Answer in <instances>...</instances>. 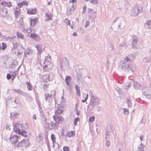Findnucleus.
I'll return each mask as SVG.
<instances>
[{
  "mask_svg": "<svg viewBox=\"0 0 151 151\" xmlns=\"http://www.w3.org/2000/svg\"><path fill=\"white\" fill-rule=\"evenodd\" d=\"M65 22L67 23V25L69 26L71 29L73 28V26L70 24V21L68 19H65Z\"/></svg>",
  "mask_w": 151,
  "mask_h": 151,
  "instance_id": "2f4dec72",
  "label": "nucleus"
},
{
  "mask_svg": "<svg viewBox=\"0 0 151 151\" xmlns=\"http://www.w3.org/2000/svg\"><path fill=\"white\" fill-rule=\"evenodd\" d=\"M71 78L70 76H67L65 77V81L67 86H68L71 81Z\"/></svg>",
  "mask_w": 151,
  "mask_h": 151,
  "instance_id": "bb28decb",
  "label": "nucleus"
},
{
  "mask_svg": "<svg viewBox=\"0 0 151 151\" xmlns=\"http://www.w3.org/2000/svg\"><path fill=\"white\" fill-rule=\"evenodd\" d=\"M20 136L16 135L12 136L11 134H9L7 136L6 139H9L12 144H14L15 146V145L17 144L16 143L20 139Z\"/></svg>",
  "mask_w": 151,
  "mask_h": 151,
  "instance_id": "0eeeda50",
  "label": "nucleus"
},
{
  "mask_svg": "<svg viewBox=\"0 0 151 151\" xmlns=\"http://www.w3.org/2000/svg\"><path fill=\"white\" fill-rule=\"evenodd\" d=\"M13 46H14V49H16L18 46L19 45V44L17 43H14V42H13Z\"/></svg>",
  "mask_w": 151,
  "mask_h": 151,
  "instance_id": "49530a36",
  "label": "nucleus"
},
{
  "mask_svg": "<svg viewBox=\"0 0 151 151\" xmlns=\"http://www.w3.org/2000/svg\"><path fill=\"white\" fill-rule=\"evenodd\" d=\"M134 87L135 89L137 90V89H140L141 88V86L140 84L137 82H134Z\"/></svg>",
  "mask_w": 151,
  "mask_h": 151,
  "instance_id": "393cba45",
  "label": "nucleus"
},
{
  "mask_svg": "<svg viewBox=\"0 0 151 151\" xmlns=\"http://www.w3.org/2000/svg\"><path fill=\"white\" fill-rule=\"evenodd\" d=\"M95 117L94 116H93L90 117L89 119V122H92L94 121Z\"/></svg>",
  "mask_w": 151,
  "mask_h": 151,
  "instance_id": "37998d69",
  "label": "nucleus"
},
{
  "mask_svg": "<svg viewBox=\"0 0 151 151\" xmlns=\"http://www.w3.org/2000/svg\"><path fill=\"white\" fill-rule=\"evenodd\" d=\"M11 116L14 118H16L19 117V113L17 112H14L11 113Z\"/></svg>",
  "mask_w": 151,
  "mask_h": 151,
  "instance_id": "cd10ccee",
  "label": "nucleus"
},
{
  "mask_svg": "<svg viewBox=\"0 0 151 151\" xmlns=\"http://www.w3.org/2000/svg\"><path fill=\"white\" fill-rule=\"evenodd\" d=\"M148 27L151 29V21H150L148 24Z\"/></svg>",
  "mask_w": 151,
  "mask_h": 151,
  "instance_id": "69168bd1",
  "label": "nucleus"
},
{
  "mask_svg": "<svg viewBox=\"0 0 151 151\" xmlns=\"http://www.w3.org/2000/svg\"><path fill=\"white\" fill-rule=\"evenodd\" d=\"M144 147L145 146L141 143L138 146L137 151H144L143 149Z\"/></svg>",
  "mask_w": 151,
  "mask_h": 151,
  "instance_id": "5701e85b",
  "label": "nucleus"
},
{
  "mask_svg": "<svg viewBox=\"0 0 151 151\" xmlns=\"http://www.w3.org/2000/svg\"><path fill=\"white\" fill-rule=\"evenodd\" d=\"M110 45V47L111 50H113V49H114V47L113 45L112 44H111Z\"/></svg>",
  "mask_w": 151,
  "mask_h": 151,
  "instance_id": "338daca9",
  "label": "nucleus"
},
{
  "mask_svg": "<svg viewBox=\"0 0 151 151\" xmlns=\"http://www.w3.org/2000/svg\"><path fill=\"white\" fill-rule=\"evenodd\" d=\"M71 9L70 8H68L67 9V14L68 15H70L71 14Z\"/></svg>",
  "mask_w": 151,
  "mask_h": 151,
  "instance_id": "58836bf2",
  "label": "nucleus"
},
{
  "mask_svg": "<svg viewBox=\"0 0 151 151\" xmlns=\"http://www.w3.org/2000/svg\"><path fill=\"white\" fill-rule=\"evenodd\" d=\"M2 44L1 49L3 50H4L6 47V45L3 42L2 43Z\"/></svg>",
  "mask_w": 151,
  "mask_h": 151,
  "instance_id": "c03bdc74",
  "label": "nucleus"
},
{
  "mask_svg": "<svg viewBox=\"0 0 151 151\" xmlns=\"http://www.w3.org/2000/svg\"><path fill=\"white\" fill-rule=\"evenodd\" d=\"M40 116V119L42 120L43 124L44 125L45 127L47 128H48L49 129H52V128H55L57 127L56 125L53 126L55 123L52 122L50 124L49 123L46 118L44 114H41Z\"/></svg>",
  "mask_w": 151,
  "mask_h": 151,
  "instance_id": "39448f33",
  "label": "nucleus"
},
{
  "mask_svg": "<svg viewBox=\"0 0 151 151\" xmlns=\"http://www.w3.org/2000/svg\"><path fill=\"white\" fill-rule=\"evenodd\" d=\"M19 24L21 26H23L24 23L23 21V19L22 18H20L19 20L18 21Z\"/></svg>",
  "mask_w": 151,
  "mask_h": 151,
  "instance_id": "f704fd0d",
  "label": "nucleus"
},
{
  "mask_svg": "<svg viewBox=\"0 0 151 151\" xmlns=\"http://www.w3.org/2000/svg\"><path fill=\"white\" fill-rule=\"evenodd\" d=\"M51 139L53 142H54L55 141L56 138L54 134H52L51 135Z\"/></svg>",
  "mask_w": 151,
  "mask_h": 151,
  "instance_id": "ea45409f",
  "label": "nucleus"
},
{
  "mask_svg": "<svg viewBox=\"0 0 151 151\" xmlns=\"http://www.w3.org/2000/svg\"><path fill=\"white\" fill-rule=\"evenodd\" d=\"M50 60V56H47L45 57L44 60L41 63L44 71L49 72L53 67L52 64L51 63Z\"/></svg>",
  "mask_w": 151,
  "mask_h": 151,
  "instance_id": "20e7f679",
  "label": "nucleus"
},
{
  "mask_svg": "<svg viewBox=\"0 0 151 151\" xmlns=\"http://www.w3.org/2000/svg\"><path fill=\"white\" fill-rule=\"evenodd\" d=\"M57 105L58 107L55 110V115L53 116L54 119L56 122L53 126L56 125L57 126L58 125L59 123H62V121L63 120V118L59 114H61L63 111V107L62 106L59 104Z\"/></svg>",
  "mask_w": 151,
  "mask_h": 151,
  "instance_id": "f257e3e1",
  "label": "nucleus"
},
{
  "mask_svg": "<svg viewBox=\"0 0 151 151\" xmlns=\"http://www.w3.org/2000/svg\"><path fill=\"white\" fill-rule=\"evenodd\" d=\"M29 145V139H24L18 142L15 145V147H18L22 150H24L26 147L28 146Z\"/></svg>",
  "mask_w": 151,
  "mask_h": 151,
  "instance_id": "423d86ee",
  "label": "nucleus"
},
{
  "mask_svg": "<svg viewBox=\"0 0 151 151\" xmlns=\"http://www.w3.org/2000/svg\"><path fill=\"white\" fill-rule=\"evenodd\" d=\"M131 42L132 48L136 50L137 49V45L139 40L138 37L136 35H133L132 38Z\"/></svg>",
  "mask_w": 151,
  "mask_h": 151,
  "instance_id": "1a4fd4ad",
  "label": "nucleus"
},
{
  "mask_svg": "<svg viewBox=\"0 0 151 151\" xmlns=\"http://www.w3.org/2000/svg\"><path fill=\"white\" fill-rule=\"evenodd\" d=\"M11 76H12L11 75L9 74L8 73L7 74V76H6L7 78L9 80L11 78Z\"/></svg>",
  "mask_w": 151,
  "mask_h": 151,
  "instance_id": "6e6d98bb",
  "label": "nucleus"
},
{
  "mask_svg": "<svg viewBox=\"0 0 151 151\" xmlns=\"http://www.w3.org/2000/svg\"><path fill=\"white\" fill-rule=\"evenodd\" d=\"M12 6L10 2H7L5 1L1 2V1L0 0V14L3 17L5 16L7 13V9L4 7L7 6L10 8Z\"/></svg>",
  "mask_w": 151,
  "mask_h": 151,
  "instance_id": "7ed1b4c3",
  "label": "nucleus"
},
{
  "mask_svg": "<svg viewBox=\"0 0 151 151\" xmlns=\"http://www.w3.org/2000/svg\"><path fill=\"white\" fill-rule=\"evenodd\" d=\"M118 48L120 51L122 50L123 48H124V46L122 44H120L119 45Z\"/></svg>",
  "mask_w": 151,
  "mask_h": 151,
  "instance_id": "a18cd8bd",
  "label": "nucleus"
},
{
  "mask_svg": "<svg viewBox=\"0 0 151 151\" xmlns=\"http://www.w3.org/2000/svg\"><path fill=\"white\" fill-rule=\"evenodd\" d=\"M90 101L98 105L100 103V100L98 97L94 96L92 92L90 93Z\"/></svg>",
  "mask_w": 151,
  "mask_h": 151,
  "instance_id": "9b49d317",
  "label": "nucleus"
},
{
  "mask_svg": "<svg viewBox=\"0 0 151 151\" xmlns=\"http://www.w3.org/2000/svg\"><path fill=\"white\" fill-rule=\"evenodd\" d=\"M32 52V51H31V50H29L27 52L25 51L24 53L25 55L27 54L28 55H29Z\"/></svg>",
  "mask_w": 151,
  "mask_h": 151,
  "instance_id": "603ef678",
  "label": "nucleus"
},
{
  "mask_svg": "<svg viewBox=\"0 0 151 151\" xmlns=\"http://www.w3.org/2000/svg\"><path fill=\"white\" fill-rule=\"evenodd\" d=\"M109 137H110L109 134L108 133H106V136L105 137V139H108L109 138Z\"/></svg>",
  "mask_w": 151,
  "mask_h": 151,
  "instance_id": "680f3d73",
  "label": "nucleus"
},
{
  "mask_svg": "<svg viewBox=\"0 0 151 151\" xmlns=\"http://www.w3.org/2000/svg\"><path fill=\"white\" fill-rule=\"evenodd\" d=\"M30 37L32 39L37 41H39L40 40V38L39 35L35 33H31L30 35Z\"/></svg>",
  "mask_w": 151,
  "mask_h": 151,
  "instance_id": "dca6fc26",
  "label": "nucleus"
},
{
  "mask_svg": "<svg viewBox=\"0 0 151 151\" xmlns=\"http://www.w3.org/2000/svg\"><path fill=\"white\" fill-rule=\"evenodd\" d=\"M55 93H56L55 91L54 90H53L51 91V94H50V95L51 96H54L55 95Z\"/></svg>",
  "mask_w": 151,
  "mask_h": 151,
  "instance_id": "09e8293b",
  "label": "nucleus"
},
{
  "mask_svg": "<svg viewBox=\"0 0 151 151\" xmlns=\"http://www.w3.org/2000/svg\"><path fill=\"white\" fill-rule=\"evenodd\" d=\"M77 95L80 96H81L80 91V90L77 91Z\"/></svg>",
  "mask_w": 151,
  "mask_h": 151,
  "instance_id": "0e129e2a",
  "label": "nucleus"
},
{
  "mask_svg": "<svg viewBox=\"0 0 151 151\" xmlns=\"http://www.w3.org/2000/svg\"><path fill=\"white\" fill-rule=\"evenodd\" d=\"M131 86L130 83H129L127 85H126L125 86V88L126 89H128Z\"/></svg>",
  "mask_w": 151,
  "mask_h": 151,
  "instance_id": "3c124183",
  "label": "nucleus"
},
{
  "mask_svg": "<svg viewBox=\"0 0 151 151\" xmlns=\"http://www.w3.org/2000/svg\"><path fill=\"white\" fill-rule=\"evenodd\" d=\"M79 121V118L78 117H77L74 119V125L75 126H76L77 125V122Z\"/></svg>",
  "mask_w": 151,
  "mask_h": 151,
  "instance_id": "4c0bfd02",
  "label": "nucleus"
},
{
  "mask_svg": "<svg viewBox=\"0 0 151 151\" xmlns=\"http://www.w3.org/2000/svg\"><path fill=\"white\" fill-rule=\"evenodd\" d=\"M144 95L147 98L151 99V91L148 89L145 90V91H142Z\"/></svg>",
  "mask_w": 151,
  "mask_h": 151,
  "instance_id": "2eb2a0df",
  "label": "nucleus"
},
{
  "mask_svg": "<svg viewBox=\"0 0 151 151\" xmlns=\"http://www.w3.org/2000/svg\"><path fill=\"white\" fill-rule=\"evenodd\" d=\"M68 60L66 58H63L61 63V67L62 69H66L68 66Z\"/></svg>",
  "mask_w": 151,
  "mask_h": 151,
  "instance_id": "4468645a",
  "label": "nucleus"
},
{
  "mask_svg": "<svg viewBox=\"0 0 151 151\" xmlns=\"http://www.w3.org/2000/svg\"><path fill=\"white\" fill-rule=\"evenodd\" d=\"M63 150L64 151H69V148L68 146H65L63 147Z\"/></svg>",
  "mask_w": 151,
  "mask_h": 151,
  "instance_id": "de8ad7c7",
  "label": "nucleus"
},
{
  "mask_svg": "<svg viewBox=\"0 0 151 151\" xmlns=\"http://www.w3.org/2000/svg\"><path fill=\"white\" fill-rule=\"evenodd\" d=\"M90 2L93 4L96 5L98 3L97 0H90Z\"/></svg>",
  "mask_w": 151,
  "mask_h": 151,
  "instance_id": "79ce46f5",
  "label": "nucleus"
},
{
  "mask_svg": "<svg viewBox=\"0 0 151 151\" xmlns=\"http://www.w3.org/2000/svg\"><path fill=\"white\" fill-rule=\"evenodd\" d=\"M19 134L22 135V136H24L25 137H26L27 136V132L23 129V130L22 132H21L19 133Z\"/></svg>",
  "mask_w": 151,
  "mask_h": 151,
  "instance_id": "e433bc0d",
  "label": "nucleus"
},
{
  "mask_svg": "<svg viewBox=\"0 0 151 151\" xmlns=\"http://www.w3.org/2000/svg\"><path fill=\"white\" fill-rule=\"evenodd\" d=\"M75 88L76 90V91L80 90L79 86L77 85H76L75 86Z\"/></svg>",
  "mask_w": 151,
  "mask_h": 151,
  "instance_id": "bf43d9fd",
  "label": "nucleus"
},
{
  "mask_svg": "<svg viewBox=\"0 0 151 151\" xmlns=\"http://www.w3.org/2000/svg\"><path fill=\"white\" fill-rule=\"evenodd\" d=\"M36 12V9H28L27 11V13L31 14H35Z\"/></svg>",
  "mask_w": 151,
  "mask_h": 151,
  "instance_id": "c85d7f7f",
  "label": "nucleus"
},
{
  "mask_svg": "<svg viewBox=\"0 0 151 151\" xmlns=\"http://www.w3.org/2000/svg\"><path fill=\"white\" fill-rule=\"evenodd\" d=\"M26 84L27 85V88L29 91H31L32 89V87L31 85L30 82L27 81L26 82Z\"/></svg>",
  "mask_w": 151,
  "mask_h": 151,
  "instance_id": "473e14b6",
  "label": "nucleus"
},
{
  "mask_svg": "<svg viewBox=\"0 0 151 151\" xmlns=\"http://www.w3.org/2000/svg\"><path fill=\"white\" fill-rule=\"evenodd\" d=\"M86 5L84 6L83 8V11L82 13L83 14H85L86 13Z\"/></svg>",
  "mask_w": 151,
  "mask_h": 151,
  "instance_id": "8fccbe9b",
  "label": "nucleus"
},
{
  "mask_svg": "<svg viewBox=\"0 0 151 151\" xmlns=\"http://www.w3.org/2000/svg\"><path fill=\"white\" fill-rule=\"evenodd\" d=\"M16 76V72H14L12 75V76L13 77V78H12L13 80L15 78Z\"/></svg>",
  "mask_w": 151,
  "mask_h": 151,
  "instance_id": "4d7b16f0",
  "label": "nucleus"
},
{
  "mask_svg": "<svg viewBox=\"0 0 151 151\" xmlns=\"http://www.w3.org/2000/svg\"><path fill=\"white\" fill-rule=\"evenodd\" d=\"M126 101L128 107H129L130 108H131L132 104L131 102V98L130 97H129L127 98L126 99Z\"/></svg>",
  "mask_w": 151,
  "mask_h": 151,
  "instance_id": "a878e982",
  "label": "nucleus"
},
{
  "mask_svg": "<svg viewBox=\"0 0 151 151\" xmlns=\"http://www.w3.org/2000/svg\"><path fill=\"white\" fill-rule=\"evenodd\" d=\"M27 3V1H24L18 3V6L20 8H22L23 5H26L27 6L28 5Z\"/></svg>",
  "mask_w": 151,
  "mask_h": 151,
  "instance_id": "b1692460",
  "label": "nucleus"
},
{
  "mask_svg": "<svg viewBox=\"0 0 151 151\" xmlns=\"http://www.w3.org/2000/svg\"><path fill=\"white\" fill-rule=\"evenodd\" d=\"M89 24V22L88 21H87L86 22V24L85 26V27L86 28H87V27H88Z\"/></svg>",
  "mask_w": 151,
  "mask_h": 151,
  "instance_id": "864d4df0",
  "label": "nucleus"
},
{
  "mask_svg": "<svg viewBox=\"0 0 151 151\" xmlns=\"http://www.w3.org/2000/svg\"><path fill=\"white\" fill-rule=\"evenodd\" d=\"M110 144V142L108 140L106 141V145L107 146L109 147Z\"/></svg>",
  "mask_w": 151,
  "mask_h": 151,
  "instance_id": "052dcab7",
  "label": "nucleus"
},
{
  "mask_svg": "<svg viewBox=\"0 0 151 151\" xmlns=\"http://www.w3.org/2000/svg\"><path fill=\"white\" fill-rule=\"evenodd\" d=\"M111 131V128L110 126H108L106 128V133L110 134V132Z\"/></svg>",
  "mask_w": 151,
  "mask_h": 151,
  "instance_id": "c9c22d12",
  "label": "nucleus"
},
{
  "mask_svg": "<svg viewBox=\"0 0 151 151\" xmlns=\"http://www.w3.org/2000/svg\"><path fill=\"white\" fill-rule=\"evenodd\" d=\"M142 8L141 7L136 6L134 7L132 10V14L134 16L138 15V14L141 12Z\"/></svg>",
  "mask_w": 151,
  "mask_h": 151,
  "instance_id": "9d476101",
  "label": "nucleus"
},
{
  "mask_svg": "<svg viewBox=\"0 0 151 151\" xmlns=\"http://www.w3.org/2000/svg\"><path fill=\"white\" fill-rule=\"evenodd\" d=\"M53 74L50 73L49 74H46L42 77V80L45 82H47L52 80L53 79Z\"/></svg>",
  "mask_w": 151,
  "mask_h": 151,
  "instance_id": "ddd939ff",
  "label": "nucleus"
},
{
  "mask_svg": "<svg viewBox=\"0 0 151 151\" xmlns=\"http://www.w3.org/2000/svg\"><path fill=\"white\" fill-rule=\"evenodd\" d=\"M37 103L38 106L39 108H40H40L42 107L41 106V103H40V102L39 101H37Z\"/></svg>",
  "mask_w": 151,
  "mask_h": 151,
  "instance_id": "13d9d810",
  "label": "nucleus"
},
{
  "mask_svg": "<svg viewBox=\"0 0 151 151\" xmlns=\"http://www.w3.org/2000/svg\"><path fill=\"white\" fill-rule=\"evenodd\" d=\"M75 134V133L74 132L70 131L67 133L66 136L68 137H73Z\"/></svg>",
  "mask_w": 151,
  "mask_h": 151,
  "instance_id": "c756f323",
  "label": "nucleus"
},
{
  "mask_svg": "<svg viewBox=\"0 0 151 151\" xmlns=\"http://www.w3.org/2000/svg\"><path fill=\"white\" fill-rule=\"evenodd\" d=\"M14 131L16 133L19 134L22 132L23 129L22 125L18 123H15L14 124Z\"/></svg>",
  "mask_w": 151,
  "mask_h": 151,
  "instance_id": "6e6552de",
  "label": "nucleus"
},
{
  "mask_svg": "<svg viewBox=\"0 0 151 151\" xmlns=\"http://www.w3.org/2000/svg\"><path fill=\"white\" fill-rule=\"evenodd\" d=\"M93 10H94V9H93L88 8V14L91 13H92L93 12Z\"/></svg>",
  "mask_w": 151,
  "mask_h": 151,
  "instance_id": "5fc2aeb1",
  "label": "nucleus"
},
{
  "mask_svg": "<svg viewBox=\"0 0 151 151\" xmlns=\"http://www.w3.org/2000/svg\"><path fill=\"white\" fill-rule=\"evenodd\" d=\"M96 11H94L92 13L88 14L89 19H92L94 20L96 17Z\"/></svg>",
  "mask_w": 151,
  "mask_h": 151,
  "instance_id": "f3484780",
  "label": "nucleus"
},
{
  "mask_svg": "<svg viewBox=\"0 0 151 151\" xmlns=\"http://www.w3.org/2000/svg\"><path fill=\"white\" fill-rule=\"evenodd\" d=\"M14 90L16 93H18L19 95L22 96H25L26 95V93L23 92L20 89H15Z\"/></svg>",
  "mask_w": 151,
  "mask_h": 151,
  "instance_id": "aec40b11",
  "label": "nucleus"
},
{
  "mask_svg": "<svg viewBox=\"0 0 151 151\" xmlns=\"http://www.w3.org/2000/svg\"><path fill=\"white\" fill-rule=\"evenodd\" d=\"M76 0H70L69 2H70L74 3L76 2Z\"/></svg>",
  "mask_w": 151,
  "mask_h": 151,
  "instance_id": "774afa93",
  "label": "nucleus"
},
{
  "mask_svg": "<svg viewBox=\"0 0 151 151\" xmlns=\"http://www.w3.org/2000/svg\"><path fill=\"white\" fill-rule=\"evenodd\" d=\"M39 111H40V115H41V114L42 113V114H44L43 112V110H42V107H41L40 108H40H39Z\"/></svg>",
  "mask_w": 151,
  "mask_h": 151,
  "instance_id": "e2e57ef3",
  "label": "nucleus"
},
{
  "mask_svg": "<svg viewBox=\"0 0 151 151\" xmlns=\"http://www.w3.org/2000/svg\"><path fill=\"white\" fill-rule=\"evenodd\" d=\"M45 15L47 17V20L48 21L52 19V15L50 13H45Z\"/></svg>",
  "mask_w": 151,
  "mask_h": 151,
  "instance_id": "7c9ffc66",
  "label": "nucleus"
},
{
  "mask_svg": "<svg viewBox=\"0 0 151 151\" xmlns=\"http://www.w3.org/2000/svg\"><path fill=\"white\" fill-rule=\"evenodd\" d=\"M20 9L18 8H16L14 12V14L16 18L17 17L19 16L20 14Z\"/></svg>",
  "mask_w": 151,
  "mask_h": 151,
  "instance_id": "4be33fe9",
  "label": "nucleus"
},
{
  "mask_svg": "<svg viewBox=\"0 0 151 151\" xmlns=\"http://www.w3.org/2000/svg\"><path fill=\"white\" fill-rule=\"evenodd\" d=\"M98 105L95 104V103H93L92 102L90 101V102L88 105V108L90 110H91L93 109L95 106Z\"/></svg>",
  "mask_w": 151,
  "mask_h": 151,
  "instance_id": "a211bd4d",
  "label": "nucleus"
},
{
  "mask_svg": "<svg viewBox=\"0 0 151 151\" xmlns=\"http://www.w3.org/2000/svg\"><path fill=\"white\" fill-rule=\"evenodd\" d=\"M130 61V60L129 58L127 57H126L123 60V63L120 65V68L126 72H133L135 70V68H132L129 66V63Z\"/></svg>",
  "mask_w": 151,
  "mask_h": 151,
  "instance_id": "f03ea898",
  "label": "nucleus"
},
{
  "mask_svg": "<svg viewBox=\"0 0 151 151\" xmlns=\"http://www.w3.org/2000/svg\"><path fill=\"white\" fill-rule=\"evenodd\" d=\"M35 47L37 49L38 54L40 55L42 50V46L41 45L37 44L35 45Z\"/></svg>",
  "mask_w": 151,
  "mask_h": 151,
  "instance_id": "6ab92c4d",
  "label": "nucleus"
},
{
  "mask_svg": "<svg viewBox=\"0 0 151 151\" xmlns=\"http://www.w3.org/2000/svg\"><path fill=\"white\" fill-rule=\"evenodd\" d=\"M45 98L46 101H48L49 104L52 103L54 100L56 102L55 96H51L50 94L47 93H45L44 94Z\"/></svg>",
  "mask_w": 151,
  "mask_h": 151,
  "instance_id": "f8f14e48",
  "label": "nucleus"
},
{
  "mask_svg": "<svg viewBox=\"0 0 151 151\" xmlns=\"http://www.w3.org/2000/svg\"><path fill=\"white\" fill-rule=\"evenodd\" d=\"M123 110H124V113L125 115H128L129 114V110L127 109L124 108L123 109Z\"/></svg>",
  "mask_w": 151,
  "mask_h": 151,
  "instance_id": "a19ab883",
  "label": "nucleus"
},
{
  "mask_svg": "<svg viewBox=\"0 0 151 151\" xmlns=\"http://www.w3.org/2000/svg\"><path fill=\"white\" fill-rule=\"evenodd\" d=\"M17 36L18 37H19L22 39H24V37L23 35L19 32H17Z\"/></svg>",
  "mask_w": 151,
  "mask_h": 151,
  "instance_id": "72a5a7b5",
  "label": "nucleus"
},
{
  "mask_svg": "<svg viewBox=\"0 0 151 151\" xmlns=\"http://www.w3.org/2000/svg\"><path fill=\"white\" fill-rule=\"evenodd\" d=\"M38 21L37 18L30 19V25L32 27L34 26L36 24Z\"/></svg>",
  "mask_w": 151,
  "mask_h": 151,
  "instance_id": "412c9836",
  "label": "nucleus"
}]
</instances>
